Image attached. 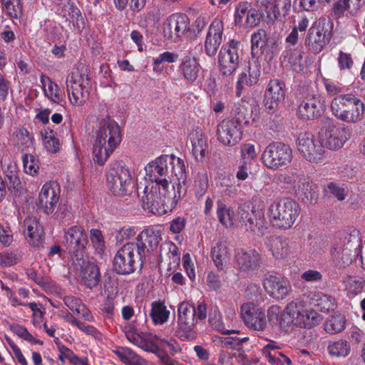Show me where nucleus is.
I'll use <instances>...</instances> for the list:
<instances>
[{
    "instance_id": "6ab92c4d",
    "label": "nucleus",
    "mask_w": 365,
    "mask_h": 365,
    "mask_svg": "<svg viewBox=\"0 0 365 365\" xmlns=\"http://www.w3.org/2000/svg\"><path fill=\"white\" fill-rule=\"evenodd\" d=\"M241 316L245 325L251 329L262 331L267 327L264 312L253 303L242 305Z\"/></svg>"
},
{
    "instance_id": "6e6d98bb",
    "label": "nucleus",
    "mask_w": 365,
    "mask_h": 365,
    "mask_svg": "<svg viewBox=\"0 0 365 365\" xmlns=\"http://www.w3.org/2000/svg\"><path fill=\"white\" fill-rule=\"evenodd\" d=\"M14 242V233L9 225L0 224V247H10Z\"/></svg>"
},
{
    "instance_id": "4be33fe9",
    "label": "nucleus",
    "mask_w": 365,
    "mask_h": 365,
    "mask_svg": "<svg viewBox=\"0 0 365 365\" xmlns=\"http://www.w3.org/2000/svg\"><path fill=\"white\" fill-rule=\"evenodd\" d=\"M263 285L267 293L277 299H284L291 288L290 284L287 279L272 274L264 276Z\"/></svg>"
},
{
    "instance_id": "13d9d810",
    "label": "nucleus",
    "mask_w": 365,
    "mask_h": 365,
    "mask_svg": "<svg viewBox=\"0 0 365 365\" xmlns=\"http://www.w3.org/2000/svg\"><path fill=\"white\" fill-rule=\"evenodd\" d=\"M302 175V173L298 172L280 174L279 175V181L287 185V187L294 190Z\"/></svg>"
},
{
    "instance_id": "aec40b11",
    "label": "nucleus",
    "mask_w": 365,
    "mask_h": 365,
    "mask_svg": "<svg viewBox=\"0 0 365 365\" xmlns=\"http://www.w3.org/2000/svg\"><path fill=\"white\" fill-rule=\"evenodd\" d=\"M168 161L169 176H175L176 178L177 190H175V192L177 195H179V197L182 198L185 197L186 194V186L188 182L185 162L182 159L177 158L174 155H169ZM169 179L171 180V178Z\"/></svg>"
},
{
    "instance_id": "ea45409f",
    "label": "nucleus",
    "mask_w": 365,
    "mask_h": 365,
    "mask_svg": "<svg viewBox=\"0 0 365 365\" xmlns=\"http://www.w3.org/2000/svg\"><path fill=\"white\" fill-rule=\"evenodd\" d=\"M269 250L275 259H284L289 254V245L287 239L272 237L268 244Z\"/></svg>"
},
{
    "instance_id": "412c9836",
    "label": "nucleus",
    "mask_w": 365,
    "mask_h": 365,
    "mask_svg": "<svg viewBox=\"0 0 365 365\" xmlns=\"http://www.w3.org/2000/svg\"><path fill=\"white\" fill-rule=\"evenodd\" d=\"M224 31L223 22L219 19H215L210 26L205 41V53L214 56L222 42Z\"/></svg>"
},
{
    "instance_id": "6e6552de",
    "label": "nucleus",
    "mask_w": 365,
    "mask_h": 365,
    "mask_svg": "<svg viewBox=\"0 0 365 365\" xmlns=\"http://www.w3.org/2000/svg\"><path fill=\"white\" fill-rule=\"evenodd\" d=\"M242 106L236 108L238 116L232 119L223 120L217 127V140L224 145L234 146L242 138L241 124L247 123Z\"/></svg>"
},
{
    "instance_id": "f257e3e1",
    "label": "nucleus",
    "mask_w": 365,
    "mask_h": 365,
    "mask_svg": "<svg viewBox=\"0 0 365 365\" xmlns=\"http://www.w3.org/2000/svg\"><path fill=\"white\" fill-rule=\"evenodd\" d=\"M180 199L175 186L170 185L169 180H163L145 187L141 196L142 207L148 212L163 215L171 212Z\"/></svg>"
},
{
    "instance_id": "f704fd0d",
    "label": "nucleus",
    "mask_w": 365,
    "mask_h": 365,
    "mask_svg": "<svg viewBox=\"0 0 365 365\" xmlns=\"http://www.w3.org/2000/svg\"><path fill=\"white\" fill-rule=\"evenodd\" d=\"M286 58L293 70L298 73H304L310 66L309 56L300 49L289 51Z\"/></svg>"
},
{
    "instance_id": "c03bdc74",
    "label": "nucleus",
    "mask_w": 365,
    "mask_h": 365,
    "mask_svg": "<svg viewBox=\"0 0 365 365\" xmlns=\"http://www.w3.org/2000/svg\"><path fill=\"white\" fill-rule=\"evenodd\" d=\"M346 319L341 314H332L324 324L326 332L334 334L341 331L345 327Z\"/></svg>"
},
{
    "instance_id": "7ed1b4c3",
    "label": "nucleus",
    "mask_w": 365,
    "mask_h": 365,
    "mask_svg": "<svg viewBox=\"0 0 365 365\" xmlns=\"http://www.w3.org/2000/svg\"><path fill=\"white\" fill-rule=\"evenodd\" d=\"M207 317V308L203 302L195 307L189 302H181L178 309V325L175 335L183 341L195 339V328L198 322L204 321Z\"/></svg>"
},
{
    "instance_id": "4468645a",
    "label": "nucleus",
    "mask_w": 365,
    "mask_h": 365,
    "mask_svg": "<svg viewBox=\"0 0 365 365\" xmlns=\"http://www.w3.org/2000/svg\"><path fill=\"white\" fill-rule=\"evenodd\" d=\"M327 19L320 17L312 25L305 38L308 50L317 54L320 53L330 41V34L325 29Z\"/></svg>"
},
{
    "instance_id": "2eb2a0df",
    "label": "nucleus",
    "mask_w": 365,
    "mask_h": 365,
    "mask_svg": "<svg viewBox=\"0 0 365 365\" xmlns=\"http://www.w3.org/2000/svg\"><path fill=\"white\" fill-rule=\"evenodd\" d=\"M297 145L299 152L309 162L317 163L322 158L325 152L321 139H317L310 133H301Z\"/></svg>"
},
{
    "instance_id": "680f3d73",
    "label": "nucleus",
    "mask_w": 365,
    "mask_h": 365,
    "mask_svg": "<svg viewBox=\"0 0 365 365\" xmlns=\"http://www.w3.org/2000/svg\"><path fill=\"white\" fill-rule=\"evenodd\" d=\"M267 33L263 29H259L251 37L252 51L255 49L262 48L267 43Z\"/></svg>"
},
{
    "instance_id": "473e14b6",
    "label": "nucleus",
    "mask_w": 365,
    "mask_h": 365,
    "mask_svg": "<svg viewBox=\"0 0 365 365\" xmlns=\"http://www.w3.org/2000/svg\"><path fill=\"white\" fill-rule=\"evenodd\" d=\"M262 17L261 12L252 8L247 3H240L236 9V21L241 22L245 19L246 25L249 27L257 26Z\"/></svg>"
},
{
    "instance_id": "338daca9",
    "label": "nucleus",
    "mask_w": 365,
    "mask_h": 365,
    "mask_svg": "<svg viewBox=\"0 0 365 365\" xmlns=\"http://www.w3.org/2000/svg\"><path fill=\"white\" fill-rule=\"evenodd\" d=\"M11 92L9 81L0 73V102L6 101Z\"/></svg>"
},
{
    "instance_id": "ddd939ff",
    "label": "nucleus",
    "mask_w": 365,
    "mask_h": 365,
    "mask_svg": "<svg viewBox=\"0 0 365 365\" xmlns=\"http://www.w3.org/2000/svg\"><path fill=\"white\" fill-rule=\"evenodd\" d=\"M190 19L184 13H174L165 20L163 24L164 37L174 42H179L190 31Z\"/></svg>"
},
{
    "instance_id": "c9c22d12",
    "label": "nucleus",
    "mask_w": 365,
    "mask_h": 365,
    "mask_svg": "<svg viewBox=\"0 0 365 365\" xmlns=\"http://www.w3.org/2000/svg\"><path fill=\"white\" fill-rule=\"evenodd\" d=\"M211 257L218 271H224L229 260V249L227 242L219 241L211 251Z\"/></svg>"
},
{
    "instance_id": "cd10ccee",
    "label": "nucleus",
    "mask_w": 365,
    "mask_h": 365,
    "mask_svg": "<svg viewBox=\"0 0 365 365\" xmlns=\"http://www.w3.org/2000/svg\"><path fill=\"white\" fill-rule=\"evenodd\" d=\"M57 13L74 27L79 29L83 24V17L80 10L74 6L71 0H55Z\"/></svg>"
},
{
    "instance_id": "09e8293b",
    "label": "nucleus",
    "mask_w": 365,
    "mask_h": 365,
    "mask_svg": "<svg viewBox=\"0 0 365 365\" xmlns=\"http://www.w3.org/2000/svg\"><path fill=\"white\" fill-rule=\"evenodd\" d=\"M14 141L21 149L32 146L33 140L29 132L24 127L17 128L13 134Z\"/></svg>"
},
{
    "instance_id": "39448f33",
    "label": "nucleus",
    "mask_w": 365,
    "mask_h": 365,
    "mask_svg": "<svg viewBox=\"0 0 365 365\" xmlns=\"http://www.w3.org/2000/svg\"><path fill=\"white\" fill-rule=\"evenodd\" d=\"M88 68L83 63L78 64L66 80V92L71 104L81 106L88 99L91 91Z\"/></svg>"
},
{
    "instance_id": "49530a36",
    "label": "nucleus",
    "mask_w": 365,
    "mask_h": 365,
    "mask_svg": "<svg viewBox=\"0 0 365 365\" xmlns=\"http://www.w3.org/2000/svg\"><path fill=\"white\" fill-rule=\"evenodd\" d=\"M217 215L220 223L227 227H232L235 222L234 210L220 201L217 202Z\"/></svg>"
},
{
    "instance_id": "1a4fd4ad",
    "label": "nucleus",
    "mask_w": 365,
    "mask_h": 365,
    "mask_svg": "<svg viewBox=\"0 0 365 365\" xmlns=\"http://www.w3.org/2000/svg\"><path fill=\"white\" fill-rule=\"evenodd\" d=\"M143 249L138 243L128 242L119 249L113 259V269L119 274L134 272L135 264H143Z\"/></svg>"
},
{
    "instance_id": "72a5a7b5",
    "label": "nucleus",
    "mask_w": 365,
    "mask_h": 365,
    "mask_svg": "<svg viewBox=\"0 0 365 365\" xmlns=\"http://www.w3.org/2000/svg\"><path fill=\"white\" fill-rule=\"evenodd\" d=\"M82 264L78 263L82 268L81 280L84 285L89 289H92L98 286L101 274L98 267L94 264L88 262H85L83 259Z\"/></svg>"
},
{
    "instance_id": "de8ad7c7",
    "label": "nucleus",
    "mask_w": 365,
    "mask_h": 365,
    "mask_svg": "<svg viewBox=\"0 0 365 365\" xmlns=\"http://www.w3.org/2000/svg\"><path fill=\"white\" fill-rule=\"evenodd\" d=\"M150 315L155 324H163L168 321L170 312L165 304L160 302H153Z\"/></svg>"
},
{
    "instance_id": "f03ea898",
    "label": "nucleus",
    "mask_w": 365,
    "mask_h": 365,
    "mask_svg": "<svg viewBox=\"0 0 365 365\" xmlns=\"http://www.w3.org/2000/svg\"><path fill=\"white\" fill-rule=\"evenodd\" d=\"M91 122L96 124L93 160L102 165L120 144L121 141L120 128L118 123L108 117L102 119L93 118Z\"/></svg>"
},
{
    "instance_id": "3c124183",
    "label": "nucleus",
    "mask_w": 365,
    "mask_h": 365,
    "mask_svg": "<svg viewBox=\"0 0 365 365\" xmlns=\"http://www.w3.org/2000/svg\"><path fill=\"white\" fill-rule=\"evenodd\" d=\"M262 354L272 365H285V363L287 365H291L292 364V360L283 353L276 352L275 354H272L269 351V346H264L262 349Z\"/></svg>"
},
{
    "instance_id": "a878e982",
    "label": "nucleus",
    "mask_w": 365,
    "mask_h": 365,
    "mask_svg": "<svg viewBox=\"0 0 365 365\" xmlns=\"http://www.w3.org/2000/svg\"><path fill=\"white\" fill-rule=\"evenodd\" d=\"M168 160L169 155H161L145 167L146 175L150 178L151 181L155 182V184H158L159 181H162L163 180H168V178H170Z\"/></svg>"
},
{
    "instance_id": "f3484780",
    "label": "nucleus",
    "mask_w": 365,
    "mask_h": 365,
    "mask_svg": "<svg viewBox=\"0 0 365 365\" xmlns=\"http://www.w3.org/2000/svg\"><path fill=\"white\" fill-rule=\"evenodd\" d=\"M319 135L323 145L332 150L341 148L349 138V130L346 127L334 124L329 125Z\"/></svg>"
},
{
    "instance_id": "a211bd4d",
    "label": "nucleus",
    "mask_w": 365,
    "mask_h": 365,
    "mask_svg": "<svg viewBox=\"0 0 365 365\" xmlns=\"http://www.w3.org/2000/svg\"><path fill=\"white\" fill-rule=\"evenodd\" d=\"M284 83L278 79L271 80L265 91L263 107L266 113H274L279 108V105L285 98Z\"/></svg>"
},
{
    "instance_id": "20e7f679",
    "label": "nucleus",
    "mask_w": 365,
    "mask_h": 365,
    "mask_svg": "<svg viewBox=\"0 0 365 365\" xmlns=\"http://www.w3.org/2000/svg\"><path fill=\"white\" fill-rule=\"evenodd\" d=\"M332 114L341 121L348 123L359 122L364 113V104L358 97L351 93L335 96L331 101Z\"/></svg>"
},
{
    "instance_id": "8fccbe9b",
    "label": "nucleus",
    "mask_w": 365,
    "mask_h": 365,
    "mask_svg": "<svg viewBox=\"0 0 365 365\" xmlns=\"http://www.w3.org/2000/svg\"><path fill=\"white\" fill-rule=\"evenodd\" d=\"M6 180L9 182L8 190L11 193H21L24 191V183L20 180L17 172L14 170H6Z\"/></svg>"
},
{
    "instance_id": "9b49d317",
    "label": "nucleus",
    "mask_w": 365,
    "mask_h": 365,
    "mask_svg": "<svg viewBox=\"0 0 365 365\" xmlns=\"http://www.w3.org/2000/svg\"><path fill=\"white\" fill-rule=\"evenodd\" d=\"M297 302H291L284 310L278 305H272L267 310V318L271 325H278L282 331H291L297 327Z\"/></svg>"
},
{
    "instance_id": "e2e57ef3",
    "label": "nucleus",
    "mask_w": 365,
    "mask_h": 365,
    "mask_svg": "<svg viewBox=\"0 0 365 365\" xmlns=\"http://www.w3.org/2000/svg\"><path fill=\"white\" fill-rule=\"evenodd\" d=\"M43 142L46 150L51 153H56L59 149V141L53 131L46 132Z\"/></svg>"
},
{
    "instance_id": "5701e85b",
    "label": "nucleus",
    "mask_w": 365,
    "mask_h": 365,
    "mask_svg": "<svg viewBox=\"0 0 365 365\" xmlns=\"http://www.w3.org/2000/svg\"><path fill=\"white\" fill-rule=\"evenodd\" d=\"M23 233L32 247H38L43 242L44 232L38 219L33 216L25 218L22 225Z\"/></svg>"
},
{
    "instance_id": "b1692460",
    "label": "nucleus",
    "mask_w": 365,
    "mask_h": 365,
    "mask_svg": "<svg viewBox=\"0 0 365 365\" xmlns=\"http://www.w3.org/2000/svg\"><path fill=\"white\" fill-rule=\"evenodd\" d=\"M240 220L247 230L252 232H262L266 228V220L261 210H246L244 207H239Z\"/></svg>"
},
{
    "instance_id": "c85d7f7f",
    "label": "nucleus",
    "mask_w": 365,
    "mask_h": 365,
    "mask_svg": "<svg viewBox=\"0 0 365 365\" xmlns=\"http://www.w3.org/2000/svg\"><path fill=\"white\" fill-rule=\"evenodd\" d=\"M59 200V190L50 183L43 185L38 196L39 207L48 215L53 213Z\"/></svg>"
},
{
    "instance_id": "864d4df0",
    "label": "nucleus",
    "mask_w": 365,
    "mask_h": 365,
    "mask_svg": "<svg viewBox=\"0 0 365 365\" xmlns=\"http://www.w3.org/2000/svg\"><path fill=\"white\" fill-rule=\"evenodd\" d=\"M21 259V256L17 250L5 251L0 252V267H9L16 264Z\"/></svg>"
},
{
    "instance_id": "69168bd1",
    "label": "nucleus",
    "mask_w": 365,
    "mask_h": 365,
    "mask_svg": "<svg viewBox=\"0 0 365 365\" xmlns=\"http://www.w3.org/2000/svg\"><path fill=\"white\" fill-rule=\"evenodd\" d=\"M217 341L218 346L222 348L239 350L238 343L240 341L237 336L218 337Z\"/></svg>"
},
{
    "instance_id": "4d7b16f0",
    "label": "nucleus",
    "mask_w": 365,
    "mask_h": 365,
    "mask_svg": "<svg viewBox=\"0 0 365 365\" xmlns=\"http://www.w3.org/2000/svg\"><path fill=\"white\" fill-rule=\"evenodd\" d=\"M7 14L12 18H19L22 14L23 6L21 0H4Z\"/></svg>"
},
{
    "instance_id": "bb28decb",
    "label": "nucleus",
    "mask_w": 365,
    "mask_h": 365,
    "mask_svg": "<svg viewBox=\"0 0 365 365\" xmlns=\"http://www.w3.org/2000/svg\"><path fill=\"white\" fill-rule=\"evenodd\" d=\"M236 264L240 271L250 273L260 267L262 257L255 250H241L236 256Z\"/></svg>"
},
{
    "instance_id": "7c9ffc66",
    "label": "nucleus",
    "mask_w": 365,
    "mask_h": 365,
    "mask_svg": "<svg viewBox=\"0 0 365 365\" xmlns=\"http://www.w3.org/2000/svg\"><path fill=\"white\" fill-rule=\"evenodd\" d=\"M297 327L310 329L319 324L322 319L320 314L312 309H307L302 303L297 302Z\"/></svg>"
},
{
    "instance_id": "58836bf2",
    "label": "nucleus",
    "mask_w": 365,
    "mask_h": 365,
    "mask_svg": "<svg viewBox=\"0 0 365 365\" xmlns=\"http://www.w3.org/2000/svg\"><path fill=\"white\" fill-rule=\"evenodd\" d=\"M180 69L187 81L194 82L198 77L200 65L195 57L185 56L182 59Z\"/></svg>"
},
{
    "instance_id": "0e129e2a",
    "label": "nucleus",
    "mask_w": 365,
    "mask_h": 365,
    "mask_svg": "<svg viewBox=\"0 0 365 365\" xmlns=\"http://www.w3.org/2000/svg\"><path fill=\"white\" fill-rule=\"evenodd\" d=\"M316 300L317 301V305L320 307L322 311L329 312L334 308L335 303L334 299L331 296L319 293L317 295Z\"/></svg>"
},
{
    "instance_id": "37998d69",
    "label": "nucleus",
    "mask_w": 365,
    "mask_h": 365,
    "mask_svg": "<svg viewBox=\"0 0 365 365\" xmlns=\"http://www.w3.org/2000/svg\"><path fill=\"white\" fill-rule=\"evenodd\" d=\"M126 338L133 344L150 351L151 344L148 343L138 333L137 329L131 324H127L123 329Z\"/></svg>"
},
{
    "instance_id": "393cba45",
    "label": "nucleus",
    "mask_w": 365,
    "mask_h": 365,
    "mask_svg": "<svg viewBox=\"0 0 365 365\" xmlns=\"http://www.w3.org/2000/svg\"><path fill=\"white\" fill-rule=\"evenodd\" d=\"M323 101L319 95L307 97L298 108V115L303 120H313L323 112Z\"/></svg>"
},
{
    "instance_id": "9d476101",
    "label": "nucleus",
    "mask_w": 365,
    "mask_h": 365,
    "mask_svg": "<svg viewBox=\"0 0 365 365\" xmlns=\"http://www.w3.org/2000/svg\"><path fill=\"white\" fill-rule=\"evenodd\" d=\"M292 150L284 143L277 142L269 144L262 153V160L269 169L278 170L287 165L292 160Z\"/></svg>"
},
{
    "instance_id": "603ef678",
    "label": "nucleus",
    "mask_w": 365,
    "mask_h": 365,
    "mask_svg": "<svg viewBox=\"0 0 365 365\" xmlns=\"http://www.w3.org/2000/svg\"><path fill=\"white\" fill-rule=\"evenodd\" d=\"M24 170L26 174L34 175L39 169L38 160L32 155L24 154L22 155Z\"/></svg>"
},
{
    "instance_id": "c756f323",
    "label": "nucleus",
    "mask_w": 365,
    "mask_h": 365,
    "mask_svg": "<svg viewBox=\"0 0 365 365\" xmlns=\"http://www.w3.org/2000/svg\"><path fill=\"white\" fill-rule=\"evenodd\" d=\"M208 322L213 329L222 334L228 335L233 333H239V331L234 329L235 325L232 317L230 316L223 317L217 309L210 313Z\"/></svg>"
},
{
    "instance_id": "5fc2aeb1",
    "label": "nucleus",
    "mask_w": 365,
    "mask_h": 365,
    "mask_svg": "<svg viewBox=\"0 0 365 365\" xmlns=\"http://www.w3.org/2000/svg\"><path fill=\"white\" fill-rule=\"evenodd\" d=\"M195 192L197 197H202L208 187V178L206 173H199L195 178Z\"/></svg>"
},
{
    "instance_id": "dca6fc26",
    "label": "nucleus",
    "mask_w": 365,
    "mask_h": 365,
    "mask_svg": "<svg viewBox=\"0 0 365 365\" xmlns=\"http://www.w3.org/2000/svg\"><path fill=\"white\" fill-rule=\"evenodd\" d=\"M238 44L237 41L232 39L230 41L227 45L222 46L220 51L218 63L224 76H230L239 66Z\"/></svg>"
},
{
    "instance_id": "e433bc0d",
    "label": "nucleus",
    "mask_w": 365,
    "mask_h": 365,
    "mask_svg": "<svg viewBox=\"0 0 365 365\" xmlns=\"http://www.w3.org/2000/svg\"><path fill=\"white\" fill-rule=\"evenodd\" d=\"M316 185L304 174L293 190L299 197L309 201L316 200L318 196Z\"/></svg>"
},
{
    "instance_id": "2f4dec72",
    "label": "nucleus",
    "mask_w": 365,
    "mask_h": 365,
    "mask_svg": "<svg viewBox=\"0 0 365 365\" xmlns=\"http://www.w3.org/2000/svg\"><path fill=\"white\" fill-rule=\"evenodd\" d=\"M161 240L159 230L153 228L143 230L137 237V242L143 249V257L145 256V251L153 252L157 250Z\"/></svg>"
},
{
    "instance_id": "a18cd8bd",
    "label": "nucleus",
    "mask_w": 365,
    "mask_h": 365,
    "mask_svg": "<svg viewBox=\"0 0 365 365\" xmlns=\"http://www.w3.org/2000/svg\"><path fill=\"white\" fill-rule=\"evenodd\" d=\"M350 346L347 341L344 339H339L331 341L327 346V351L331 356L334 357H346L350 353Z\"/></svg>"
},
{
    "instance_id": "774afa93",
    "label": "nucleus",
    "mask_w": 365,
    "mask_h": 365,
    "mask_svg": "<svg viewBox=\"0 0 365 365\" xmlns=\"http://www.w3.org/2000/svg\"><path fill=\"white\" fill-rule=\"evenodd\" d=\"M345 283L346 289L353 294H356L362 291L361 282L355 277H349Z\"/></svg>"
},
{
    "instance_id": "f8f14e48",
    "label": "nucleus",
    "mask_w": 365,
    "mask_h": 365,
    "mask_svg": "<svg viewBox=\"0 0 365 365\" xmlns=\"http://www.w3.org/2000/svg\"><path fill=\"white\" fill-rule=\"evenodd\" d=\"M62 243L71 257L79 262L84 257L85 248L88 244V236L82 227L73 225L65 232Z\"/></svg>"
},
{
    "instance_id": "a19ab883",
    "label": "nucleus",
    "mask_w": 365,
    "mask_h": 365,
    "mask_svg": "<svg viewBox=\"0 0 365 365\" xmlns=\"http://www.w3.org/2000/svg\"><path fill=\"white\" fill-rule=\"evenodd\" d=\"M41 83H42L44 93L52 102L59 103L63 99V95L58 89L56 83L51 79L43 75H41Z\"/></svg>"
},
{
    "instance_id": "0eeeda50",
    "label": "nucleus",
    "mask_w": 365,
    "mask_h": 365,
    "mask_svg": "<svg viewBox=\"0 0 365 365\" xmlns=\"http://www.w3.org/2000/svg\"><path fill=\"white\" fill-rule=\"evenodd\" d=\"M272 225L277 228L287 230L292 227L299 215L297 204L293 200L284 197L273 202L268 210Z\"/></svg>"
},
{
    "instance_id": "79ce46f5",
    "label": "nucleus",
    "mask_w": 365,
    "mask_h": 365,
    "mask_svg": "<svg viewBox=\"0 0 365 365\" xmlns=\"http://www.w3.org/2000/svg\"><path fill=\"white\" fill-rule=\"evenodd\" d=\"M115 354L125 365H148L144 359L137 355L130 349L120 348L115 351Z\"/></svg>"
},
{
    "instance_id": "bf43d9fd",
    "label": "nucleus",
    "mask_w": 365,
    "mask_h": 365,
    "mask_svg": "<svg viewBox=\"0 0 365 365\" xmlns=\"http://www.w3.org/2000/svg\"><path fill=\"white\" fill-rule=\"evenodd\" d=\"M90 237L96 252L101 255L105 249V241L101 231L98 229H92Z\"/></svg>"
},
{
    "instance_id": "4c0bfd02",
    "label": "nucleus",
    "mask_w": 365,
    "mask_h": 365,
    "mask_svg": "<svg viewBox=\"0 0 365 365\" xmlns=\"http://www.w3.org/2000/svg\"><path fill=\"white\" fill-rule=\"evenodd\" d=\"M190 141L192 143V151L196 160L202 159L205 157L207 145V138L201 130H195L190 135Z\"/></svg>"
},
{
    "instance_id": "423d86ee",
    "label": "nucleus",
    "mask_w": 365,
    "mask_h": 365,
    "mask_svg": "<svg viewBox=\"0 0 365 365\" xmlns=\"http://www.w3.org/2000/svg\"><path fill=\"white\" fill-rule=\"evenodd\" d=\"M107 185L115 196L125 197L133 192L135 183L131 173L122 161L110 165L107 173Z\"/></svg>"
},
{
    "instance_id": "052dcab7",
    "label": "nucleus",
    "mask_w": 365,
    "mask_h": 365,
    "mask_svg": "<svg viewBox=\"0 0 365 365\" xmlns=\"http://www.w3.org/2000/svg\"><path fill=\"white\" fill-rule=\"evenodd\" d=\"M324 191L326 193L335 197L339 201H343L347 195L346 189L334 182H329L327 185Z\"/></svg>"
}]
</instances>
